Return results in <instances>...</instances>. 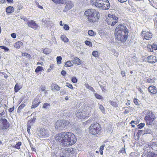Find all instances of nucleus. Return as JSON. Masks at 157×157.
Instances as JSON below:
<instances>
[{"instance_id": "nucleus-46", "label": "nucleus", "mask_w": 157, "mask_h": 157, "mask_svg": "<svg viewBox=\"0 0 157 157\" xmlns=\"http://www.w3.org/2000/svg\"><path fill=\"white\" fill-rule=\"evenodd\" d=\"M85 44L89 46H92V43L90 41L86 40L85 41Z\"/></svg>"}, {"instance_id": "nucleus-28", "label": "nucleus", "mask_w": 157, "mask_h": 157, "mask_svg": "<svg viewBox=\"0 0 157 157\" xmlns=\"http://www.w3.org/2000/svg\"><path fill=\"white\" fill-rule=\"evenodd\" d=\"M152 149L156 151L157 150V143L155 142H153L151 145Z\"/></svg>"}, {"instance_id": "nucleus-51", "label": "nucleus", "mask_w": 157, "mask_h": 157, "mask_svg": "<svg viewBox=\"0 0 157 157\" xmlns=\"http://www.w3.org/2000/svg\"><path fill=\"white\" fill-rule=\"evenodd\" d=\"M152 46V48L153 50H157V46L155 44H153L152 45H151Z\"/></svg>"}, {"instance_id": "nucleus-38", "label": "nucleus", "mask_w": 157, "mask_h": 157, "mask_svg": "<svg viewBox=\"0 0 157 157\" xmlns=\"http://www.w3.org/2000/svg\"><path fill=\"white\" fill-rule=\"evenodd\" d=\"M145 125V124L144 123H141L137 126L138 128L141 129L144 127Z\"/></svg>"}, {"instance_id": "nucleus-60", "label": "nucleus", "mask_w": 157, "mask_h": 157, "mask_svg": "<svg viewBox=\"0 0 157 157\" xmlns=\"http://www.w3.org/2000/svg\"><path fill=\"white\" fill-rule=\"evenodd\" d=\"M61 75L63 76H65L66 74V72L64 71L63 70L61 73Z\"/></svg>"}, {"instance_id": "nucleus-6", "label": "nucleus", "mask_w": 157, "mask_h": 157, "mask_svg": "<svg viewBox=\"0 0 157 157\" xmlns=\"http://www.w3.org/2000/svg\"><path fill=\"white\" fill-rule=\"evenodd\" d=\"M38 134L40 136L43 138L48 137L49 136V132L47 129L44 128H39Z\"/></svg>"}, {"instance_id": "nucleus-2", "label": "nucleus", "mask_w": 157, "mask_h": 157, "mask_svg": "<svg viewBox=\"0 0 157 157\" xmlns=\"http://www.w3.org/2000/svg\"><path fill=\"white\" fill-rule=\"evenodd\" d=\"M128 29L125 24H120L115 31V39L118 41L125 42L128 38Z\"/></svg>"}, {"instance_id": "nucleus-32", "label": "nucleus", "mask_w": 157, "mask_h": 157, "mask_svg": "<svg viewBox=\"0 0 157 157\" xmlns=\"http://www.w3.org/2000/svg\"><path fill=\"white\" fill-rule=\"evenodd\" d=\"M50 105H51L50 104L45 103L43 105V108L44 109H48L49 108Z\"/></svg>"}, {"instance_id": "nucleus-57", "label": "nucleus", "mask_w": 157, "mask_h": 157, "mask_svg": "<svg viewBox=\"0 0 157 157\" xmlns=\"http://www.w3.org/2000/svg\"><path fill=\"white\" fill-rule=\"evenodd\" d=\"M138 100L137 99L135 98L134 99L133 101L134 103L136 105H138Z\"/></svg>"}, {"instance_id": "nucleus-50", "label": "nucleus", "mask_w": 157, "mask_h": 157, "mask_svg": "<svg viewBox=\"0 0 157 157\" xmlns=\"http://www.w3.org/2000/svg\"><path fill=\"white\" fill-rule=\"evenodd\" d=\"M148 50L150 52H153V50L152 49L151 45H148L147 47Z\"/></svg>"}, {"instance_id": "nucleus-26", "label": "nucleus", "mask_w": 157, "mask_h": 157, "mask_svg": "<svg viewBox=\"0 0 157 157\" xmlns=\"http://www.w3.org/2000/svg\"><path fill=\"white\" fill-rule=\"evenodd\" d=\"M53 2L56 3L63 4L66 0H52Z\"/></svg>"}, {"instance_id": "nucleus-34", "label": "nucleus", "mask_w": 157, "mask_h": 157, "mask_svg": "<svg viewBox=\"0 0 157 157\" xmlns=\"http://www.w3.org/2000/svg\"><path fill=\"white\" fill-rule=\"evenodd\" d=\"M149 152H144L142 154V157H150L151 154L148 153Z\"/></svg>"}, {"instance_id": "nucleus-33", "label": "nucleus", "mask_w": 157, "mask_h": 157, "mask_svg": "<svg viewBox=\"0 0 157 157\" xmlns=\"http://www.w3.org/2000/svg\"><path fill=\"white\" fill-rule=\"evenodd\" d=\"M73 64L70 61H68L66 62L65 65V67H70L72 66Z\"/></svg>"}, {"instance_id": "nucleus-15", "label": "nucleus", "mask_w": 157, "mask_h": 157, "mask_svg": "<svg viewBox=\"0 0 157 157\" xmlns=\"http://www.w3.org/2000/svg\"><path fill=\"white\" fill-rule=\"evenodd\" d=\"M66 6L63 11L66 12L70 9L73 6V4L71 1H68L66 2Z\"/></svg>"}, {"instance_id": "nucleus-12", "label": "nucleus", "mask_w": 157, "mask_h": 157, "mask_svg": "<svg viewBox=\"0 0 157 157\" xmlns=\"http://www.w3.org/2000/svg\"><path fill=\"white\" fill-rule=\"evenodd\" d=\"M28 26L33 28L34 30L38 29L39 26L36 24L35 21L33 20H32L27 23Z\"/></svg>"}, {"instance_id": "nucleus-23", "label": "nucleus", "mask_w": 157, "mask_h": 157, "mask_svg": "<svg viewBox=\"0 0 157 157\" xmlns=\"http://www.w3.org/2000/svg\"><path fill=\"white\" fill-rule=\"evenodd\" d=\"M23 43L21 41H18L14 44V46L17 48H19L21 45H23Z\"/></svg>"}, {"instance_id": "nucleus-21", "label": "nucleus", "mask_w": 157, "mask_h": 157, "mask_svg": "<svg viewBox=\"0 0 157 157\" xmlns=\"http://www.w3.org/2000/svg\"><path fill=\"white\" fill-rule=\"evenodd\" d=\"M14 9L12 6H9L6 9V11L8 13H10L14 11Z\"/></svg>"}, {"instance_id": "nucleus-62", "label": "nucleus", "mask_w": 157, "mask_h": 157, "mask_svg": "<svg viewBox=\"0 0 157 157\" xmlns=\"http://www.w3.org/2000/svg\"><path fill=\"white\" fill-rule=\"evenodd\" d=\"M32 121H31L30 120L27 123V125L30 124V125H31L33 124V123Z\"/></svg>"}, {"instance_id": "nucleus-3", "label": "nucleus", "mask_w": 157, "mask_h": 157, "mask_svg": "<svg viewBox=\"0 0 157 157\" xmlns=\"http://www.w3.org/2000/svg\"><path fill=\"white\" fill-rule=\"evenodd\" d=\"M84 15L88 22L94 23L99 17L98 12L93 9L87 10L85 11Z\"/></svg>"}, {"instance_id": "nucleus-5", "label": "nucleus", "mask_w": 157, "mask_h": 157, "mask_svg": "<svg viewBox=\"0 0 157 157\" xmlns=\"http://www.w3.org/2000/svg\"><path fill=\"white\" fill-rule=\"evenodd\" d=\"M101 129L100 124L97 122L92 124L89 127L90 133L94 135H96L98 133Z\"/></svg>"}, {"instance_id": "nucleus-44", "label": "nucleus", "mask_w": 157, "mask_h": 157, "mask_svg": "<svg viewBox=\"0 0 157 157\" xmlns=\"http://www.w3.org/2000/svg\"><path fill=\"white\" fill-rule=\"evenodd\" d=\"M99 108L101 111L102 113H104L105 112V110L104 108L102 105H100L99 106Z\"/></svg>"}, {"instance_id": "nucleus-48", "label": "nucleus", "mask_w": 157, "mask_h": 157, "mask_svg": "<svg viewBox=\"0 0 157 157\" xmlns=\"http://www.w3.org/2000/svg\"><path fill=\"white\" fill-rule=\"evenodd\" d=\"M31 125H30V124L27 125V131L28 132V133L29 134H30V130L31 128Z\"/></svg>"}, {"instance_id": "nucleus-37", "label": "nucleus", "mask_w": 157, "mask_h": 157, "mask_svg": "<svg viewBox=\"0 0 157 157\" xmlns=\"http://www.w3.org/2000/svg\"><path fill=\"white\" fill-rule=\"evenodd\" d=\"M43 69V67L40 66H38L37 67V68H36V70H35V72L38 73L39 72L41 71L42 69Z\"/></svg>"}, {"instance_id": "nucleus-39", "label": "nucleus", "mask_w": 157, "mask_h": 157, "mask_svg": "<svg viewBox=\"0 0 157 157\" xmlns=\"http://www.w3.org/2000/svg\"><path fill=\"white\" fill-rule=\"evenodd\" d=\"M40 103V101H39L36 104H33V105L31 106V108H35L37 107L39 104Z\"/></svg>"}, {"instance_id": "nucleus-47", "label": "nucleus", "mask_w": 157, "mask_h": 157, "mask_svg": "<svg viewBox=\"0 0 157 157\" xmlns=\"http://www.w3.org/2000/svg\"><path fill=\"white\" fill-rule=\"evenodd\" d=\"M151 130H144V131H143V134H145V133H146V134H147V133H151Z\"/></svg>"}, {"instance_id": "nucleus-10", "label": "nucleus", "mask_w": 157, "mask_h": 157, "mask_svg": "<svg viewBox=\"0 0 157 157\" xmlns=\"http://www.w3.org/2000/svg\"><path fill=\"white\" fill-rule=\"evenodd\" d=\"M76 115L80 119H85L87 117V113L85 111L83 110L81 112H78L76 113Z\"/></svg>"}, {"instance_id": "nucleus-8", "label": "nucleus", "mask_w": 157, "mask_h": 157, "mask_svg": "<svg viewBox=\"0 0 157 157\" xmlns=\"http://www.w3.org/2000/svg\"><path fill=\"white\" fill-rule=\"evenodd\" d=\"M104 0H91V3L95 5L97 7L100 9L102 8L103 3Z\"/></svg>"}, {"instance_id": "nucleus-49", "label": "nucleus", "mask_w": 157, "mask_h": 157, "mask_svg": "<svg viewBox=\"0 0 157 157\" xmlns=\"http://www.w3.org/2000/svg\"><path fill=\"white\" fill-rule=\"evenodd\" d=\"M5 112L4 110H3V111L1 113H0V115H1L0 117L3 118L5 117Z\"/></svg>"}, {"instance_id": "nucleus-1", "label": "nucleus", "mask_w": 157, "mask_h": 157, "mask_svg": "<svg viewBox=\"0 0 157 157\" xmlns=\"http://www.w3.org/2000/svg\"><path fill=\"white\" fill-rule=\"evenodd\" d=\"M55 140L60 145L64 146H70L76 142V139L74 134L70 132L59 133L55 137Z\"/></svg>"}, {"instance_id": "nucleus-59", "label": "nucleus", "mask_w": 157, "mask_h": 157, "mask_svg": "<svg viewBox=\"0 0 157 157\" xmlns=\"http://www.w3.org/2000/svg\"><path fill=\"white\" fill-rule=\"evenodd\" d=\"M151 157H157V154L151 152Z\"/></svg>"}, {"instance_id": "nucleus-54", "label": "nucleus", "mask_w": 157, "mask_h": 157, "mask_svg": "<svg viewBox=\"0 0 157 157\" xmlns=\"http://www.w3.org/2000/svg\"><path fill=\"white\" fill-rule=\"evenodd\" d=\"M71 81L74 83H76L77 81V79L75 77H72V78Z\"/></svg>"}, {"instance_id": "nucleus-9", "label": "nucleus", "mask_w": 157, "mask_h": 157, "mask_svg": "<svg viewBox=\"0 0 157 157\" xmlns=\"http://www.w3.org/2000/svg\"><path fill=\"white\" fill-rule=\"evenodd\" d=\"M1 120L2 121L3 125L0 127V129H7L9 127V123L6 119L5 118H2Z\"/></svg>"}, {"instance_id": "nucleus-27", "label": "nucleus", "mask_w": 157, "mask_h": 157, "mask_svg": "<svg viewBox=\"0 0 157 157\" xmlns=\"http://www.w3.org/2000/svg\"><path fill=\"white\" fill-rule=\"evenodd\" d=\"M85 86L87 88L89 89V90H91L94 93L95 92V91L94 88L92 87L89 86L88 84L86 83L85 85Z\"/></svg>"}, {"instance_id": "nucleus-4", "label": "nucleus", "mask_w": 157, "mask_h": 157, "mask_svg": "<svg viewBox=\"0 0 157 157\" xmlns=\"http://www.w3.org/2000/svg\"><path fill=\"white\" fill-rule=\"evenodd\" d=\"M156 118L153 113L151 111H149L145 116L144 119L147 125H152L156 124V121L155 119Z\"/></svg>"}, {"instance_id": "nucleus-20", "label": "nucleus", "mask_w": 157, "mask_h": 157, "mask_svg": "<svg viewBox=\"0 0 157 157\" xmlns=\"http://www.w3.org/2000/svg\"><path fill=\"white\" fill-rule=\"evenodd\" d=\"M72 62L74 64H77L78 65H79L81 63L80 59L77 57H75Z\"/></svg>"}, {"instance_id": "nucleus-42", "label": "nucleus", "mask_w": 157, "mask_h": 157, "mask_svg": "<svg viewBox=\"0 0 157 157\" xmlns=\"http://www.w3.org/2000/svg\"><path fill=\"white\" fill-rule=\"evenodd\" d=\"M0 48L2 49H4L5 52H8L9 50V49L8 48L4 46H0Z\"/></svg>"}, {"instance_id": "nucleus-18", "label": "nucleus", "mask_w": 157, "mask_h": 157, "mask_svg": "<svg viewBox=\"0 0 157 157\" xmlns=\"http://www.w3.org/2000/svg\"><path fill=\"white\" fill-rule=\"evenodd\" d=\"M63 126L64 127L63 129H65L69 127L70 125V122L69 121L66 120H62Z\"/></svg>"}, {"instance_id": "nucleus-25", "label": "nucleus", "mask_w": 157, "mask_h": 157, "mask_svg": "<svg viewBox=\"0 0 157 157\" xmlns=\"http://www.w3.org/2000/svg\"><path fill=\"white\" fill-rule=\"evenodd\" d=\"M51 86H52V87H53V88L52 89V90H53V89L57 91H59L60 90V87H59L56 84H54L52 83L51 85Z\"/></svg>"}, {"instance_id": "nucleus-52", "label": "nucleus", "mask_w": 157, "mask_h": 157, "mask_svg": "<svg viewBox=\"0 0 157 157\" xmlns=\"http://www.w3.org/2000/svg\"><path fill=\"white\" fill-rule=\"evenodd\" d=\"M125 108H128L127 109L128 110V111L130 112L133 111V110L134 109L133 108L130 106L126 107Z\"/></svg>"}, {"instance_id": "nucleus-58", "label": "nucleus", "mask_w": 157, "mask_h": 157, "mask_svg": "<svg viewBox=\"0 0 157 157\" xmlns=\"http://www.w3.org/2000/svg\"><path fill=\"white\" fill-rule=\"evenodd\" d=\"M11 36L13 38H15L16 37V35L15 33H13L11 34Z\"/></svg>"}, {"instance_id": "nucleus-45", "label": "nucleus", "mask_w": 157, "mask_h": 157, "mask_svg": "<svg viewBox=\"0 0 157 157\" xmlns=\"http://www.w3.org/2000/svg\"><path fill=\"white\" fill-rule=\"evenodd\" d=\"M104 146H101L100 147V148H99V151L100 152L101 155H102L103 154V150L104 149Z\"/></svg>"}, {"instance_id": "nucleus-56", "label": "nucleus", "mask_w": 157, "mask_h": 157, "mask_svg": "<svg viewBox=\"0 0 157 157\" xmlns=\"http://www.w3.org/2000/svg\"><path fill=\"white\" fill-rule=\"evenodd\" d=\"M66 86L68 87H69V88L72 89V90H73V87L72 86V85L71 84H68L67 83V85H66Z\"/></svg>"}, {"instance_id": "nucleus-43", "label": "nucleus", "mask_w": 157, "mask_h": 157, "mask_svg": "<svg viewBox=\"0 0 157 157\" xmlns=\"http://www.w3.org/2000/svg\"><path fill=\"white\" fill-rule=\"evenodd\" d=\"M92 54L93 56L94 57H97L98 56V52L96 51H94L93 52Z\"/></svg>"}, {"instance_id": "nucleus-13", "label": "nucleus", "mask_w": 157, "mask_h": 157, "mask_svg": "<svg viewBox=\"0 0 157 157\" xmlns=\"http://www.w3.org/2000/svg\"><path fill=\"white\" fill-rule=\"evenodd\" d=\"M64 127L63 126L62 121H58L56 123L55 129L56 130H62L64 129Z\"/></svg>"}, {"instance_id": "nucleus-53", "label": "nucleus", "mask_w": 157, "mask_h": 157, "mask_svg": "<svg viewBox=\"0 0 157 157\" xmlns=\"http://www.w3.org/2000/svg\"><path fill=\"white\" fill-rule=\"evenodd\" d=\"M63 28L66 30H68L69 29V27L67 24H65L63 27Z\"/></svg>"}, {"instance_id": "nucleus-16", "label": "nucleus", "mask_w": 157, "mask_h": 157, "mask_svg": "<svg viewBox=\"0 0 157 157\" xmlns=\"http://www.w3.org/2000/svg\"><path fill=\"white\" fill-rule=\"evenodd\" d=\"M102 6V10L109 9L110 7V3L108 0H104Z\"/></svg>"}, {"instance_id": "nucleus-40", "label": "nucleus", "mask_w": 157, "mask_h": 157, "mask_svg": "<svg viewBox=\"0 0 157 157\" xmlns=\"http://www.w3.org/2000/svg\"><path fill=\"white\" fill-rule=\"evenodd\" d=\"M88 35L90 36H93L94 34V32L92 30H89L88 32Z\"/></svg>"}, {"instance_id": "nucleus-36", "label": "nucleus", "mask_w": 157, "mask_h": 157, "mask_svg": "<svg viewBox=\"0 0 157 157\" xmlns=\"http://www.w3.org/2000/svg\"><path fill=\"white\" fill-rule=\"evenodd\" d=\"M109 102L110 104L112 106L115 107H117V104L116 102L113 101H109Z\"/></svg>"}, {"instance_id": "nucleus-22", "label": "nucleus", "mask_w": 157, "mask_h": 157, "mask_svg": "<svg viewBox=\"0 0 157 157\" xmlns=\"http://www.w3.org/2000/svg\"><path fill=\"white\" fill-rule=\"evenodd\" d=\"M152 149L151 146L149 145H146L144 148V149L145 151H147V152L150 153L151 152V149Z\"/></svg>"}, {"instance_id": "nucleus-29", "label": "nucleus", "mask_w": 157, "mask_h": 157, "mask_svg": "<svg viewBox=\"0 0 157 157\" xmlns=\"http://www.w3.org/2000/svg\"><path fill=\"white\" fill-rule=\"evenodd\" d=\"M25 104H22L21 105H20L18 107L17 112L18 113H20L21 112V110L25 106Z\"/></svg>"}, {"instance_id": "nucleus-14", "label": "nucleus", "mask_w": 157, "mask_h": 157, "mask_svg": "<svg viewBox=\"0 0 157 157\" xmlns=\"http://www.w3.org/2000/svg\"><path fill=\"white\" fill-rule=\"evenodd\" d=\"M146 60L147 62L150 63H154L157 60L156 57L153 56H148Z\"/></svg>"}, {"instance_id": "nucleus-55", "label": "nucleus", "mask_w": 157, "mask_h": 157, "mask_svg": "<svg viewBox=\"0 0 157 157\" xmlns=\"http://www.w3.org/2000/svg\"><path fill=\"white\" fill-rule=\"evenodd\" d=\"M38 98H35L33 101V104H36V103H37L38 102Z\"/></svg>"}, {"instance_id": "nucleus-7", "label": "nucleus", "mask_w": 157, "mask_h": 157, "mask_svg": "<svg viewBox=\"0 0 157 157\" xmlns=\"http://www.w3.org/2000/svg\"><path fill=\"white\" fill-rule=\"evenodd\" d=\"M111 17L109 18L107 20V23L108 25L113 26L117 22L118 18L115 15L113 14L112 15Z\"/></svg>"}, {"instance_id": "nucleus-61", "label": "nucleus", "mask_w": 157, "mask_h": 157, "mask_svg": "<svg viewBox=\"0 0 157 157\" xmlns=\"http://www.w3.org/2000/svg\"><path fill=\"white\" fill-rule=\"evenodd\" d=\"M14 109V106H13V107L10 108L9 109V112H11L13 111Z\"/></svg>"}, {"instance_id": "nucleus-11", "label": "nucleus", "mask_w": 157, "mask_h": 157, "mask_svg": "<svg viewBox=\"0 0 157 157\" xmlns=\"http://www.w3.org/2000/svg\"><path fill=\"white\" fill-rule=\"evenodd\" d=\"M141 35L142 36L144 37V38L146 40H150L152 37L151 33L149 32L143 31L141 32Z\"/></svg>"}, {"instance_id": "nucleus-17", "label": "nucleus", "mask_w": 157, "mask_h": 157, "mask_svg": "<svg viewBox=\"0 0 157 157\" xmlns=\"http://www.w3.org/2000/svg\"><path fill=\"white\" fill-rule=\"evenodd\" d=\"M149 91L152 94H156L157 93V90L155 86H150L148 88Z\"/></svg>"}, {"instance_id": "nucleus-41", "label": "nucleus", "mask_w": 157, "mask_h": 157, "mask_svg": "<svg viewBox=\"0 0 157 157\" xmlns=\"http://www.w3.org/2000/svg\"><path fill=\"white\" fill-rule=\"evenodd\" d=\"M94 95L95 97L98 99H100L102 98V96L97 93H95Z\"/></svg>"}, {"instance_id": "nucleus-30", "label": "nucleus", "mask_w": 157, "mask_h": 157, "mask_svg": "<svg viewBox=\"0 0 157 157\" xmlns=\"http://www.w3.org/2000/svg\"><path fill=\"white\" fill-rule=\"evenodd\" d=\"M61 39L65 42H67L68 41V39L65 36L62 35L60 37Z\"/></svg>"}, {"instance_id": "nucleus-64", "label": "nucleus", "mask_w": 157, "mask_h": 157, "mask_svg": "<svg viewBox=\"0 0 157 157\" xmlns=\"http://www.w3.org/2000/svg\"><path fill=\"white\" fill-rule=\"evenodd\" d=\"M47 49H45L43 50V53L46 54H49V52L47 51Z\"/></svg>"}, {"instance_id": "nucleus-35", "label": "nucleus", "mask_w": 157, "mask_h": 157, "mask_svg": "<svg viewBox=\"0 0 157 157\" xmlns=\"http://www.w3.org/2000/svg\"><path fill=\"white\" fill-rule=\"evenodd\" d=\"M62 59V57L60 56H57L56 58L57 63L58 64H59L61 63V60Z\"/></svg>"}, {"instance_id": "nucleus-24", "label": "nucleus", "mask_w": 157, "mask_h": 157, "mask_svg": "<svg viewBox=\"0 0 157 157\" xmlns=\"http://www.w3.org/2000/svg\"><path fill=\"white\" fill-rule=\"evenodd\" d=\"M21 88V87L20 86L19 84L16 83L14 88V91L15 92H17Z\"/></svg>"}, {"instance_id": "nucleus-63", "label": "nucleus", "mask_w": 157, "mask_h": 157, "mask_svg": "<svg viewBox=\"0 0 157 157\" xmlns=\"http://www.w3.org/2000/svg\"><path fill=\"white\" fill-rule=\"evenodd\" d=\"M21 19H23L25 21H27L28 20V19L27 18L25 17H21Z\"/></svg>"}, {"instance_id": "nucleus-19", "label": "nucleus", "mask_w": 157, "mask_h": 157, "mask_svg": "<svg viewBox=\"0 0 157 157\" xmlns=\"http://www.w3.org/2000/svg\"><path fill=\"white\" fill-rule=\"evenodd\" d=\"M63 151L64 150H65V151L64 152L66 154H68V155H70V154H72L73 152V149L72 148L70 147L68 148H64L63 149Z\"/></svg>"}, {"instance_id": "nucleus-31", "label": "nucleus", "mask_w": 157, "mask_h": 157, "mask_svg": "<svg viewBox=\"0 0 157 157\" xmlns=\"http://www.w3.org/2000/svg\"><path fill=\"white\" fill-rule=\"evenodd\" d=\"M21 144V142H18L17 143L15 146H13V147L14 148H17L19 149L20 148V146Z\"/></svg>"}]
</instances>
